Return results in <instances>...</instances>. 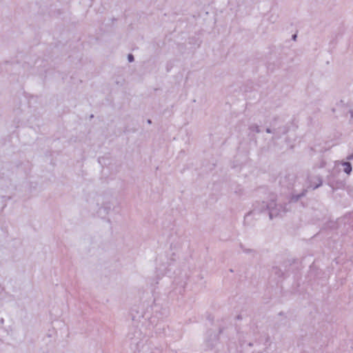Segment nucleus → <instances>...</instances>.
<instances>
[{
  "mask_svg": "<svg viewBox=\"0 0 353 353\" xmlns=\"http://www.w3.org/2000/svg\"><path fill=\"white\" fill-rule=\"evenodd\" d=\"M343 167L344 172H346L347 174H350V172L352 171L351 164L350 163H345L343 164Z\"/></svg>",
  "mask_w": 353,
  "mask_h": 353,
  "instance_id": "nucleus-1",
  "label": "nucleus"
},
{
  "mask_svg": "<svg viewBox=\"0 0 353 353\" xmlns=\"http://www.w3.org/2000/svg\"><path fill=\"white\" fill-rule=\"evenodd\" d=\"M296 34H294V35L293 36V39H294V40H295V39H296Z\"/></svg>",
  "mask_w": 353,
  "mask_h": 353,
  "instance_id": "nucleus-3",
  "label": "nucleus"
},
{
  "mask_svg": "<svg viewBox=\"0 0 353 353\" xmlns=\"http://www.w3.org/2000/svg\"><path fill=\"white\" fill-rule=\"evenodd\" d=\"M352 158H353V156H352V157H350L349 159H352Z\"/></svg>",
  "mask_w": 353,
  "mask_h": 353,
  "instance_id": "nucleus-4",
  "label": "nucleus"
},
{
  "mask_svg": "<svg viewBox=\"0 0 353 353\" xmlns=\"http://www.w3.org/2000/svg\"><path fill=\"white\" fill-rule=\"evenodd\" d=\"M128 58L130 62H132L134 60V57L132 54H129Z\"/></svg>",
  "mask_w": 353,
  "mask_h": 353,
  "instance_id": "nucleus-2",
  "label": "nucleus"
}]
</instances>
